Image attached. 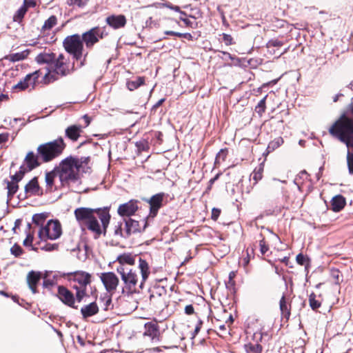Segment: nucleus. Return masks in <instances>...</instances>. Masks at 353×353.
<instances>
[{"instance_id": "obj_55", "label": "nucleus", "mask_w": 353, "mask_h": 353, "mask_svg": "<svg viewBox=\"0 0 353 353\" xmlns=\"http://www.w3.org/2000/svg\"><path fill=\"white\" fill-rule=\"evenodd\" d=\"M202 324H203V321L201 320H199V321L194 328V334L192 336V338L195 337V336L199 333V332L200 331V330L201 328Z\"/></svg>"}, {"instance_id": "obj_57", "label": "nucleus", "mask_w": 353, "mask_h": 353, "mask_svg": "<svg viewBox=\"0 0 353 353\" xmlns=\"http://www.w3.org/2000/svg\"><path fill=\"white\" fill-rule=\"evenodd\" d=\"M223 39L225 44L231 45L232 41V37L230 34H223Z\"/></svg>"}, {"instance_id": "obj_2", "label": "nucleus", "mask_w": 353, "mask_h": 353, "mask_svg": "<svg viewBox=\"0 0 353 353\" xmlns=\"http://www.w3.org/2000/svg\"><path fill=\"white\" fill-rule=\"evenodd\" d=\"M74 70V63H71L68 57L60 54L55 58L52 65L43 77L45 84H49L58 80L60 77L70 74Z\"/></svg>"}, {"instance_id": "obj_42", "label": "nucleus", "mask_w": 353, "mask_h": 353, "mask_svg": "<svg viewBox=\"0 0 353 353\" xmlns=\"http://www.w3.org/2000/svg\"><path fill=\"white\" fill-rule=\"evenodd\" d=\"M309 302L312 310H316L321 306V303L316 300V295L314 293L310 295Z\"/></svg>"}, {"instance_id": "obj_31", "label": "nucleus", "mask_w": 353, "mask_h": 353, "mask_svg": "<svg viewBox=\"0 0 353 353\" xmlns=\"http://www.w3.org/2000/svg\"><path fill=\"white\" fill-rule=\"evenodd\" d=\"M279 307L282 315L288 319L290 315V309L288 307L285 295H283L279 301Z\"/></svg>"}, {"instance_id": "obj_38", "label": "nucleus", "mask_w": 353, "mask_h": 353, "mask_svg": "<svg viewBox=\"0 0 353 353\" xmlns=\"http://www.w3.org/2000/svg\"><path fill=\"white\" fill-rule=\"evenodd\" d=\"M46 218L47 214L46 213L35 214L32 216V222L37 225H43Z\"/></svg>"}, {"instance_id": "obj_58", "label": "nucleus", "mask_w": 353, "mask_h": 353, "mask_svg": "<svg viewBox=\"0 0 353 353\" xmlns=\"http://www.w3.org/2000/svg\"><path fill=\"white\" fill-rule=\"evenodd\" d=\"M194 312V307L192 306V305H188L185 306V314L190 315V314H192Z\"/></svg>"}, {"instance_id": "obj_4", "label": "nucleus", "mask_w": 353, "mask_h": 353, "mask_svg": "<svg viewBox=\"0 0 353 353\" xmlns=\"http://www.w3.org/2000/svg\"><path fill=\"white\" fill-rule=\"evenodd\" d=\"M66 279L72 284L76 290V299L79 303L84 297L89 296L88 288L90 287L92 275L85 271H75L66 274Z\"/></svg>"}, {"instance_id": "obj_11", "label": "nucleus", "mask_w": 353, "mask_h": 353, "mask_svg": "<svg viewBox=\"0 0 353 353\" xmlns=\"http://www.w3.org/2000/svg\"><path fill=\"white\" fill-rule=\"evenodd\" d=\"M100 278L106 291L110 294L114 293L119 283L117 275L112 272H109L102 273Z\"/></svg>"}, {"instance_id": "obj_62", "label": "nucleus", "mask_w": 353, "mask_h": 353, "mask_svg": "<svg viewBox=\"0 0 353 353\" xmlns=\"http://www.w3.org/2000/svg\"><path fill=\"white\" fill-rule=\"evenodd\" d=\"M165 99H161L159 100L152 107V109H157L158 107L162 105V103L164 102Z\"/></svg>"}, {"instance_id": "obj_46", "label": "nucleus", "mask_w": 353, "mask_h": 353, "mask_svg": "<svg viewBox=\"0 0 353 353\" xmlns=\"http://www.w3.org/2000/svg\"><path fill=\"white\" fill-rule=\"evenodd\" d=\"M10 252L16 257H18L22 254V248L19 245L15 244L10 248Z\"/></svg>"}, {"instance_id": "obj_15", "label": "nucleus", "mask_w": 353, "mask_h": 353, "mask_svg": "<svg viewBox=\"0 0 353 353\" xmlns=\"http://www.w3.org/2000/svg\"><path fill=\"white\" fill-rule=\"evenodd\" d=\"M137 203L138 201L130 200L125 203L120 205L118 208L117 212L121 216H130L137 211Z\"/></svg>"}, {"instance_id": "obj_16", "label": "nucleus", "mask_w": 353, "mask_h": 353, "mask_svg": "<svg viewBox=\"0 0 353 353\" xmlns=\"http://www.w3.org/2000/svg\"><path fill=\"white\" fill-rule=\"evenodd\" d=\"M263 337V334L261 332H256L253 335V338L256 340L255 343L251 342L247 343L244 345L243 347L246 353H261L263 347L259 343Z\"/></svg>"}, {"instance_id": "obj_29", "label": "nucleus", "mask_w": 353, "mask_h": 353, "mask_svg": "<svg viewBox=\"0 0 353 353\" xmlns=\"http://www.w3.org/2000/svg\"><path fill=\"white\" fill-rule=\"evenodd\" d=\"M117 261L119 263V266H128V265H133L134 263V258L132 255L128 254L119 256Z\"/></svg>"}, {"instance_id": "obj_54", "label": "nucleus", "mask_w": 353, "mask_h": 353, "mask_svg": "<svg viewBox=\"0 0 353 353\" xmlns=\"http://www.w3.org/2000/svg\"><path fill=\"white\" fill-rule=\"evenodd\" d=\"M221 213V210L217 208H213L212 210V219L213 220H216L219 216Z\"/></svg>"}, {"instance_id": "obj_48", "label": "nucleus", "mask_w": 353, "mask_h": 353, "mask_svg": "<svg viewBox=\"0 0 353 353\" xmlns=\"http://www.w3.org/2000/svg\"><path fill=\"white\" fill-rule=\"evenodd\" d=\"M54 285H55V281L54 279L44 278V280L43 282V286L45 288L50 289Z\"/></svg>"}, {"instance_id": "obj_20", "label": "nucleus", "mask_w": 353, "mask_h": 353, "mask_svg": "<svg viewBox=\"0 0 353 353\" xmlns=\"http://www.w3.org/2000/svg\"><path fill=\"white\" fill-rule=\"evenodd\" d=\"M124 226L125 228V234H124L125 237H129L132 234L141 230L139 221L130 218L124 219Z\"/></svg>"}, {"instance_id": "obj_41", "label": "nucleus", "mask_w": 353, "mask_h": 353, "mask_svg": "<svg viewBox=\"0 0 353 353\" xmlns=\"http://www.w3.org/2000/svg\"><path fill=\"white\" fill-rule=\"evenodd\" d=\"M57 174L56 169L54 171L48 172L46 174V182L48 187L52 188L55 176Z\"/></svg>"}, {"instance_id": "obj_52", "label": "nucleus", "mask_w": 353, "mask_h": 353, "mask_svg": "<svg viewBox=\"0 0 353 353\" xmlns=\"http://www.w3.org/2000/svg\"><path fill=\"white\" fill-rule=\"evenodd\" d=\"M33 241V235L28 234L26 239L23 241V245L26 246L31 245Z\"/></svg>"}, {"instance_id": "obj_7", "label": "nucleus", "mask_w": 353, "mask_h": 353, "mask_svg": "<svg viewBox=\"0 0 353 353\" xmlns=\"http://www.w3.org/2000/svg\"><path fill=\"white\" fill-rule=\"evenodd\" d=\"M63 46L65 50L73 55L77 61H80V67L84 65V61L88 53L83 54V45L79 34H73L67 37L63 41Z\"/></svg>"}, {"instance_id": "obj_63", "label": "nucleus", "mask_w": 353, "mask_h": 353, "mask_svg": "<svg viewBox=\"0 0 353 353\" xmlns=\"http://www.w3.org/2000/svg\"><path fill=\"white\" fill-rule=\"evenodd\" d=\"M83 119L85 121V126H84V128L87 127L90 124V119L86 114L83 117Z\"/></svg>"}, {"instance_id": "obj_22", "label": "nucleus", "mask_w": 353, "mask_h": 353, "mask_svg": "<svg viewBox=\"0 0 353 353\" xmlns=\"http://www.w3.org/2000/svg\"><path fill=\"white\" fill-rule=\"evenodd\" d=\"M56 58L55 54L52 52H43L39 54L36 57V61L39 64L46 63L48 64V67L46 68L47 71H49L50 69L52 63L54 62Z\"/></svg>"}, {"instance_id": "obj_21", "label": "nucleus", "mask_w": 353, "mask_h": 353, "mask_svg": "<svg viewBox=\"0 0 353 353\" xmlns=\"http://www.w3.org/2000/svg\"><path fill=\"white\" fill-rule=\"evenodd\" d=\"M81 125H72L68 126L65 131V137L72 141H77L83 131Z\"/></svg>"}, {"instance_id": "obj_35", "label": "nucleus", "mask_w": 353, "mask_h": 353, "mask_svg": "<svg viewBox=\"0 0 353 353\" xmlns=\"http://www.w3.org/2000/svg\"><path fill=\"white\" fill-rule=\"evenodd\" d=\"M283 143V139L282 137H277L273 141H270L268 145L267 150L268 152L274 151L278 148L280 145Z\"/></svg>"}, {"instance_id": "obj_32", "label": "nucleus", "mask_w": 353, "mask_h": 353, "mask_svg": "<svg viewBox=\"0 0 353 353\" xmlns=\"http://www.w3.org/2000/svg\"><path fill=\"white\" fill-rule=\"evenodd\" d=\"M144 77H136L134 79L128 81L127 82V87L130 90H134L137 88H138L139 86L143 85L144 83Z\"/></svg>"}, {"instance_id": "obj_17", "label": "nucleus", "mask_w": 353, "mask_h": 353, "mask_svg": "<svg viewBox=\"0 0 353 353\" xmlns=\"http://www.w3.org/2000/svg\"><path fill=\"white\" fill-rule=\"evenodd\" d=\"M105 21L108 26L114 29H119L123 28L126 24V18L123 14L110 15L108 17Z\"/></svg>"}, {"instance_id": "obj_49", "label": "nucleus", "mask_w": 353, "mask_h": 353, "mask_svg": "<svg viewBox=\"0 0 353 353\" xmlns=\"http://www.w3.org/2000/svg\"><path fill=\"white\" fill-rule=\"evenodd\" d=\"M259 246L261 253L263 255L265 254L269 249L268 246L265 244V241H264V239H262L259 241Z\"/></svg>"}, {"instance_id": "obj_64", "label": "nucleus", "mask_w": 353, "mask_h": 353, "mask_svg": "<svg viewBox=\"0 0 353 353\" xmlns=\"http://www.w3.org/2000/svg\"><path fill=\"white\" fill-rule=\"evenodd\" d=\"M111 302H112V300L110 298H108L106 299L105 303V307H104L105 310H108L109 309V306L110 305Z\"/></svg>"}, {"instance_id": "obj_51", "label": "nucleus", "mask_w": 353, "mask_h": 353, "mask_svg": "<svg viewBox=\"0 0 353 353\" xmlns=\"http://www.w3.org/2000/svg\"><path fill=\"white\" fill-rule=\"evenodd\" d=\"M296 262L299 264V265H304L305 261H306V258L305 257V256L302 254H299L296 257Z\"/></svg>"}, {"instance_id": "obj_28", "label": "nucleus", "mask_w": 353, "mask_h": 353, "mask_svg": "<svg viewBox=\"0 0 353 353\" xmlns=\"http://www.w3.org/2000/svg\"><path fill=\"white\" fill-rule=\"evenodd\" d=\"M39 159H41L39 154L37 156L33 152H29L25 158V162L28 168L27 171H30L38 167L40 164Z\"/></svg>"}, {"instance_id": "obj_33", "label": "nucleus", "mask_w": 353, "mask_h": 353, "mask_svg": "<svg viewBox=\"0 0 353 353\" xmlns=\"http://www.w3.org/2000/svg\"><path fill=\"white\" fill-rule=\"evenodd\" d=\"M28 54H29V51L24 50L21 52L11 54L8 55V57H6V59L10 60V61L15 62V61H19L26 59Z\"/></svg>"}, {"instance_id": "obj_40", "label": "nucleus", "mask_w": 353, "mask_h": 353, "mask_svg": "<svg viewBox=\"0 0 353 353\" xmlns=\"http://www.w3.org/2000/svg\"><path fill=\"white\" fill-rule=\"evenodd\" d=\"M26 172V168L23 166H21L20 170L11 176V181H16V183H18V182L23 179V175Z\"/></svg>"}, {"instance_id": "obj_14", "label": "nucleus", "mask_w": 353, "mask_h": 353, "mask_svg": "<svg viewBox=\"0 0 353 353\" xmlns=\"http://www.w3.org/2000/svg\"><path fill=\"white\" fill-rule=\"evenodd\" d=\"M165 193L161 192L153 195L150 199L147 200L150 204V215L152 217L155 216L159 210L163 205V201L165 198Z\"/></svg>"}, {"instance_id": "obj_43", "label": "nucleus", "mask_w": 353, "mask_h": 353, "mask_svg": "<svg viewBox=\"0 0 353 353\" xmlns=\"http://www.w3.org/2000/svg\"><path fill=\"white\" fill-rule=\"evenodd\" d=\"M267 96L263 97L257 104V105L255 108V111L259 114H262L265 110V100H266Z\"/></svg>"}, {"instance_id": "obj_1", "label": "nucleus", "mask_w": 353, "mask_h": 353, "mask_svg": "<svg viewBox=\"0 0 353 353\" xmlns=\"http://www.w3.org/2000/svg\"><path fill=\"white\" fill-rule=\"evenodd\" d=\"M81 167V162L77 158L68 157L61 161L56 168L61 185L75 190L80 184L79 172Z\"/></svg>"}, {"instance_id": "obj_44", "label": "nucleus", "mask_w": 353, "mask_h": 353, "mask_svg": "<svg viewBox=\"0 0 353 353\" xmlns=\"http://www.w3.org/2000/svg\"><path fill=\"white\" fill-rule=\"evenodd\" d=\"M179 19L181 21L184 22V23L185 24L186 26H189L192 28H194L197 26V23L195 21H190L189 19H188L186 17V16L181 15Z\"/></svg>"}, {"instance_id": "obj_50", "label": "nucleus", "mask_w": 353, "mask_h": 353, "mask_svg": "<svg viewBox=\"0 0 353 353\" xmlns=\"http://www.w3.org/2000/svg\"><path fill=\"white\" fill-rule=\"evenodd\" d=\"M70 1H71V4L77 6L79 8H81V7H84L87 4L88 0H70Z\"/></svg>"}, {"instance_id": "obj_26", "label": "nucleus", "mask_w": 353, "mask_h": 353, "mask_svg": "<svg viewBox=\"0 0 353 353\" xmlns=\"http://www.w3.org/2000/svg\"><path fill=\"white\" fill-rule=\"evenodd\" d=\"M25 192L29 195H39L41 194L37 178H33L26 185Z\"/></svg>"}, {"instance_id": "obj_18", "label": "nucleus", "mask_w": 353, "mask_h": 353, "mask_svg": "<svg viewBox=\"0 0 353 353\" xmlns=\"http://www.w3.org/2000/svg\"><path fill=\"white\" fill-rule=\"evenodd\" d=\"M138 268L141 275V279L139 283V288L142 289L143 288L145 282L148 279V276L150 274V270L148 263L145 260L141 259V257H139V259Z\"/></svg>"}, {"instance_id": "obj_34", "label": "nucleus", "mask_w": 353, "mask_h": 353, "mask_svg": "<svg viewBox=\"0 0 353 353\" xmlns=\"http://www.w3.org/2000/svg\"><path fill=\"white\" fill-rule=\"evenodd\" d=\"M124 223L118 222L114 228V234L117 237L126 238L124 235L125 234V228H123Z\"/></svg>"}, {"instance_id": "obj_30", "label": "nucleus", "mask_w": 353, "mask_h": 353, "mask_svg": "<svg viewBox=\"0 0 353 353\" xmlns=\"http://www.w3.org/2000/svg\"><path fill=\"white\" fill-rule=\"evenodd\" d=\"M57 23V18L54 15L50 16L47 20L45 21L41 31L45 32L46 31L50 30Z\"/></svg>"}, {"instance_id": "obj_36", "label": "nucleus", "mask_w": 353, "mask_h": 353, "mask_svg": "<svg viewBox=\"0 0 353 353\" xmlns=\"http://www.w3.org/2000/svg\"><path fill=\"white\" fill-rule=\"evenodd\" d=\"M228 153V151L227 148L221 149L216 154L214 162L215 165H219L221 163L223 162L226 159Z\"/></svg>"}, {"instance_id": "obj_37", "label": "nucleus", "mask_w": 353, "mask_h": 353, "mask_svg": "<svg viewBox=\"0 0 353 353\" xmlns=\"http://www.w3.org/2000/svg\"><path fill=\"white\" fill-rule=\"evenodd\" d=\"M27 12V7L24 4L21 6L14 15L13 19L14 21L20 22L23 18L25 14Z\"/></svg>"}, {"instance_id": "obj_3", "label": "nucleus", "mask_w": 353, "mask_h": 353, "mask_svg": "<svg viewBox=\"0 0 353 353\" xmlns=\"http://www.w3.org/2000/svg\"><path fill=\"white\" fill-rule=\"evenodd\" d=\"M329 132L347 147H353V119L343 114L330 128Z\"/></svg>"}, {"instance_id": "obj_12", "label": "nucleus", "mask_w": 353, "mask_h": 353, "mask_svg": "<svg viewBox=\"0 0 353 353\" xmlns=\"http://www.w3.org/2000/svg\"><path fill=\"white\" fill-rule=\"evenodd\" d=\"M40 72L41 70H37L27 74L22 80L13 86V89L24 90L29 88H33L38 80Z\"/></svg>"}, {"instance_id": "obj_5", "label": "nucleus", "mask_w": 353, "mask_h": 353, "mask_svg": "<svg viewBox=\"0 0 353 353\" xmlns=\"http://www.w3.org/2000/svg\"><path fill=\"white\" fill-rule=\"evenodd\" d=\"M94 213L97 214V217L100 219L105 234L110 219V215L108 208L101 210L79 208L74 210L76 219L82 230H85V225L94 216Z\"/></svg>"}, {"instance_id": "obj_59", "label": "nucleus", "mask_w": 353, "mask_h": 353, "mask_svg": "<svg viewBox=\"0 0 353 353\" xmlns=\"http://www.w3.org/2000/svg\"><path fill=\"white\" fill-rule=\"evenodd\" d=\"M170 8L176 11V12H180L181 15H184V16H186V13L183 12V11H181L180 10V8L179 6H168Z\"/></svg>"}, {"instance_id": "obj_23", "label": "nucleus", "mask_w": 353, "mask_h": 353, "mask_svg": "<svg viewBox=\"0 0 353 353\" xmlns=\"http://www.w3.org/2000/svg\"><path fill=\"white\" fill-rule=\"evenodd\" d=\"M159 327L156 323L148 322L145 324L144 336H149L151 340L158 339Z\"/></svg>"}, {"instance_id": "obj_6", "label": "nucleus", "mask_w": 353, "mask_h": 353, "mask_svg": "<svg viewBox=\"0 0 353 353\" xmlns=\"http://www.w3.org/2000/svg\"><path fill=\"white\" fill-rule=\"evenodd\" d=\"M65 143L62 137L52 141L41 144L37 148V153L43 162H50L59 157L65 148Z\"/></svg>"}, {"instance_id": "obj_47", "label": "nucleus", "mask_w": 353, "mask_h": 353, "mask_svg": "<svg viewBox=\"0 0 353 353\" xmlns=\"http://www.w3.org/2000/svg\"><path fill=\"white\" fill-rule=\"evenodd\" d=\"M283 46V42L278 39L270 40L267 43V47L270 48L272 47H280Z\"/></svg>"}, {"instance_id": "obj_61", "label": "nucleus", "mask_w": 353, "mask_h": 353, "mask_svg": "<svg viewBox=\"0 0 353 353\" xmlns=\"http://www.w3.org/2000/svg\"><path fill=\"white\" fill-rule=\"evenodd\" d=\"M252 178L256 182H257L258 180L261 179V174L260 172H254Z\"/></svg>"}, {"instance_id": "obj_27", "label": "nucleus", "mask_w": 353, "mask_h": 353, "mask_svg": "<svg viewBox=\"0 0 353 353\" xmlns=\"http://www.w3.org/2000/svg\"><path fill=\"white\" fill-rule=\"evenodd\" d=\"M89 230L95 234L96 237H98L101 233L102 230L101 225L97 220V217L94 215V216L85 225V230Z\"/></svg>"}, {"instance_id": "obj_13", "label": "nucleus", "mask_w": 353, "mask_h": 353, "mask_svg": "<svg viewBox=\"0 0 353 353\" xmlns=\"http://www.w3.org/2000/svg\"><path fill=\"white\" fill-rule=\"evenodd\" d=\"M57 296L59 300L67 306L72 308H77L74 305L75 297L73 293L65 287L63 285H59L58 287Z\"/></svg>"}, {"instance_id": "obj_19", "label": "nucleus", "mask_w": 353, "mask_h": 353, "mask_svg": "<svg viewBox=\"0 0 353 353\" xmlns=\"http://www.w3.org/2000/svg\"><path fill=\"white\" fill-rule=\"evenodd\" d=\"M41 277V273L40 272L30 271L27 275V283L29 288L33 294L37 292V286Z\"/></svg>"}, {"instance_id": "obj_39", "label": "nucleus", "mask_w": 353, "mask_h": 353, "mask_svg": "<svg viewBox=\"0 0 353 353\" xmlns=\"http://www.w3.org/2000/svg\"><path fill=\"white\" fill-rule=\"evenodd\" d=\"M19 186L16 181H8L7 189L8 197L12 196L18 190Z\"/></svg>"}, {"instance_id": "obj_8", "label": "nucleus", "mask_w": 353, "mask_h": 353, "mask_svg": "<svg viewBox=\"0 0 353 353\" xmlns=\"http://www.w3.org/2000/svg\"><path fill=\"white\" fill-rule=\"evenodd\" d=\"M117 271L121 275V280L125 285L124 288L130 292L136 291L139 283L138 276L136 272L128 266L124 265L118 266Z\"/></svg>"}, {"instance_id": "obj_45", "label": "nucleus", "mask_w": 353, "mask_h": 353, "mask_svg": "<svg viewBox=\"0 0 353 353\" xmlns=\"http://www.w3.org/2000/svg\"><path fill=\"white\" fill-rule=\"evenodd\" d=\"M347 162L349 172L350 174H353V154L350 152H347Z\"/></svg>"}, {"instance_id": "obj_60", "label": "nucleus", "mask_w": 353, "mask_h": 353, "mask_svg": "<svg viewBox=\"0 0 353 353\" xmlns=\"http://www.w3.org/2000/svg\"><path fill=\"white\" fill-rule=\"evenodd\" d=\"M8 135L5 134H0V144L5 143L8 141Z\"/></svg>"}, {"instance_id": "obj_10", "label": "nucleus", "mask_w": 353, "mask_h": 353, "mask_svg": "<svg viewBox=\"0 0 353 353\" xmlns=\"http://www.w3.org/2000/svg\"><path fill=\"white\" fill-rule=\"evenodd\" d=\"M103 30L100 28L94 27L84 32L81 37L86 47L91 48L99 41V39L103 38Z\"/></svg>"}, {"instance_id": "obj_9", "label": "nucleus", "mask_w": 353, "mask_h": 353, "mask_svg": "<svg viewBox=\"0 0 353 353\" xmlns=\"http://www.w3.org/2000/svg\"><path fill=\"white\" fill-rule=\"evenodd\" d=\"M61 226L57 220H50L47 224L41 227L39 231V236L41 240H55L61 234Z\"/></svg>"}, {"instance_id": "obj_25", "label": "nucleus", "mask_w": 353, "mask_h": 353, "mask_svg": "<svg viewBox=\"0 0 353 353\" xmlns=\"http://www.w3.org/2000/svg\"><path fill=\"white\" fill-rule=\"evenodd\" d=\"M346 200L341 194L334 196L331 200V210L333 212H340L345 205Z\"/></svg>"}, {"instance_id": "obj_24", "label": "nucleus", "mask_w": 353, "mask_h": 353, "mask_svg": "<svg viewBox=\"0 0 353 353\" xmlns=\"http://www.w3.org/2000/svg\"><path fill=\"white\" fill-rule=\"evenodd\" d=\"M99 312V307L95 302L83 305L81 308V313L83 319L92 316Z\"/></svg>"}, {"instance_id": "obj_53", "label": "nucleus", "mask_w": 353, "mask_h": 353, "mask_svg": "<svg viewBox=\"0 0 353 353\" xmlns=\"http://www.w3.org/2000/svg\"><path fill=\"white\" fill-rule=\"evenodd\" d=\"M332 276L334 279L336 283H339L341 281L339 271L338 270H333L332 271Z\"/></svg>"}, {"instance_id": "obj_56", "label": "nucleus", "mask_w": 353, "mask_h": 353, "mask_svg": "<svg viewBox=\"0 0 353 353\" xmlns=\"http://www.w3.org/2000/svg\"><path fill=\"white\" fill-rule=\"evenodd\" d=\"M202 324H203V321L201 320H199V321L194 328V334L192 336V338L195 337V336L199 333V332L200 331V330L201 328Z\"/></svg>"}]
</instances>
